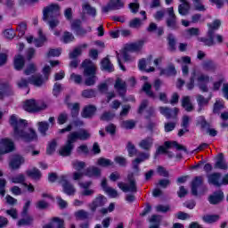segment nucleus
I'll return each mask as SVG.
<instances>
[{
    "label": "nucleus",
    "instance_id": "1",
    "mask_svg": "<svg viewBox=\"0 0 228 228\" xmlns=\"http://www.w3.org/2000/svg\"><path fill=\"white\" fill-rule=\"evenodd\" d=\"M10 124L13 126L14 140H23V142H35L38 136L33 128H26L28 121L26 119H19L17 116L12 115L10 118Z\"/></svg>",
    "mask_w": 228,
    "mask_h": 228
},
{
    "label": "nucleus",
    "instance_id": "2",
    "mask_svg": "<svg viewBox=\"0 0 228 228\" xmlns=\"http://www.w3.org/2000/svg\"><path fill=\"white\" fill-rule=\"evenodd\" d=\"M92 134H90V131L85 128L69 133L67 136L65 145L59 150V154L61 156H70L72 151H74V143H76L77 140L86 142V140H90Z\"/></svg>",
    "mask_w": 228,
    "mask_h": 228
},
{
    "label": "nucleus",
    "instance_id": "3",
    "mask_svg": "<svg viewBox=\"0 0 228 228\" xmlns=\"http://www.w3.org/2000/svg\"><path fill=\"white\" fill-rule=\"evenodd\" d=\"M61 7L58 4H51L43 9V20L47 22L48 26L54 29L60 24Z\"/></svg>",
    "mask_w": 228,
    "mask_h": 228
},
{
    "label": "nucleus",
    "instance_id": "4",
    "mask_svg": "<svg viewBox=\"0 0 228 228\" xmlns=\"http://www.w3.org/2000/svg\"><path fill=\"white\" fill-rule=\"evenodd\" d=\"M142 47H143V41H138L136 43H132L127 45L123 51L119 53L116 52L118 63L124 72H126V67L122 65L121 58L125 60V61H133L134 58L131 57V53H136L138 51H142Z\"/></svg>",
    "mask_w": 228,
    "mask_h": 228
},
{
    "label": "nucleus",
    "instance_id": "5",
    "mask_svg": "<svg viewBox=\"0 0 228 228\" xmlns=\"http://www.w3.org/2000/svg\"><path fill=\"white\" fill-rule=\"evenodd\" d=\"M195 79L198 83V86L201 92H208L207 83H209V76L200 72L197 69H193L191 72L190 82L186 84L189 90H193L195 87Z\"/></svg>",
    "mask_w": 228,
    "mask_h": 228
},
{
    "label": "nucleus",
    "instance_id": "6",
    "mask_svg": "<svg viewBox=\"0 0 228 228\" xmlns=\"http://www.w3.org/2000/svg\"><path fill=\"white\" fill-rule=\"evenodd\" d=\"M82 68L84 69V76L86 78L85 85L86 86H94L97 83V66L90 61L85 60L82 62Z\"/></svg>",
    "mask_w": 228,
    "mask_h": 228
},
{
    "label": "nucleus",
    "instance_id": "7",
    "mask_svg": "<svg viewBox=\"0 0 228 228\" xmlns=\"http://www.w3.org/2000/svg\"><path fill=\"white\" fill-rule=\"evenodd\" d=\"M126 179L128 183L119 182L118 183V188H119L121 191H124V193H136V191H138V187L136 186V179H134V173H129L127 175Z\"/></svg>",
    "mask_w": 228,
    "mask_h": 228
},
{
    "label": "nucleus",
    "instance_id": "8",
    "mask_svg": "<svg viewBox=\"0 0 228 228\" xmlns=\"http://www.w3.org/2000/svg\"><path fill=\"white\" fill-rule=\"evenodd\" d=\"M47 109V104L44 102L36 101L35 99L27 100L24 102L23 110L28 113H38Z\"/></svg>",
    "mask_w": 228,
    "mask_h": 228
},
{
    "label": "nucleus",
    "instance_id": "9",
    "mask_svg": "<svg viewBox=\"0 0 228 228\" xmlns=\"http://www.w3.org/2000/svg\"><path fill=\"white\" fill-rule=\"evenodd\" d=\"M43 74H44V77H42V75L40 74L32 76L29 78L30 85L40 87L45 83H47V81H49V76L51 74V66H45L43 69Z\"/></svg>",
    "mask_w": 228,
    "mask_h": 228
},
{
    "label": "nucleus",
    "instance_id": "10",
    "mask_svg": "<svg viewBox=\"0 0 228 228\" xmlns=\"http://www.w3.org/2000/svg\"><path fill=\"white\" fill-rule=\"evenodd\" d=\"M208 191V188L204 185V177L203 176H195L191 182V193L195 197L199 195V193L203 194Z\"/></svg>",
    "mask_w": 228,
    "mask_h": 228
},
{
    "label": "nucleus",
    "instance_id": "11",
    "mask_svg": "<svg viewBox=\"0 0 228 228\" xmlns=\"http://www.w3.org/2000/svg\"><path fill=\"white\" fill-rule=\"evenodd\" d=\"M167 18L166 19V25L171 31H177L179 29V23L177 22V16L174 12V7L167 9Z\"/></svg>",
    "mask_w": 228,
    "mask_h": 228
},
{
    "label": "nucleus",
    "instance_id": "12",
    "mask_svg": "<svg viewBox=\"0 0 228 228\" xmlns=\"http://www.w3.org/2000/svg\"><path fill=\"white\" fill-rule=\"evenodd\" d=\"M165 146H159L156 151V156L158 154H167L168 149H172V147H175L177 151H183L184 152H187L186 147L177 143V142H166L164 143Z\"/></svg>",
    "mask_w": 228,
    "mask_h": 228
},
{
    "label": "nucleus",
    "instance_id": "13",
    "mask_svg": "<svg viewBox=\"0 0 228 228\" xmlns=\"http://www.w3.org/2000/svg\"><path fill=\"white\" fill-rule=\"evenodd\" d=\"M159 112L163 117H166L168 120L172 118L173 120H177V115H179V109L173 108L170 109L168 107H159Z\"/></svg>",
    "mask_w": 228,
    "mask_h": 228
},
{
    "label": "nucleus",
    "instance_id": "14",
    "mask_svg": "<svg viewBox=\"0 0 228 228\" xmlns=\"http://www.w3.org/2000/svg\"><path fill=\"white\" fill-rule=\"evenodd\" d=\"M15 145L13 142L8 138L0 139V154H8L13 152Z\"/></svg>",
    "mask_w": 228,
    "mask_h": 228
},
{
    "label": "nucleus",
    "instance_id": "15",
    "mask_svg": "<svg viewBox=\"0 0 228 228\" xmlns=\"http://www.w3.org/2000/svg\"><path fill=\"white\" fill-rule=\"evenodd\" d=\"M60 184H61L63 188V192L66 193V195H74L76 193V188L72 183H69L67 180V176L62 175L61 176L59 180Z\"/></svg>",
    "mask_w": 228,
    "mask_h": 228
},
{
    "label": "nucleus",
    "instance_id": "16",
    "mask_svg": "<svg viewBox=\"0 0 228 228\" xmlns=\"http://www.w3.org/2000/svg\"><path fill=\"white\" fill-rule=\"evenodd\" d=\"M120 8H124L122 0H110L107 5L102 8V11L103 13H108V12L120 10Z\"/></svg>",
    "mask_w": 228,
    "mask_h": 228
},
{
    "label": "nucleus",
    "instance_id": "17",
    "mask_svg": "<svg viewBox=\"0 0 228 228\" xmlns=\"http://www.w3.org/2000/svg\"><path fill=\"white\" fill-rule=\"evenodd\" d=\"M106 202H108V200L106 199V197L102 195H99L94 199L92 204L89 205V208L93 213H95V211H97V208H102V206H104Z\"/></svg>",
    "mask_w": 228,
    "mask_h": 228
},
{
    "label": "nucleus",
    "instance_id": "18",
    "mask_svg": "<svg viewBox=\"0 0 228 228\" xmlns=\"http://www.w3.org/2000/svg\"><path fill=\"white\" fill-rule=\"evenodd\" d=\"M25 161L26 159L24 157L20 155H14L9 163V167H11L12 170H19V168H20V165H24Z\"/></svg>",
    "mask_w": 228,
    "mask_h": 228
},
{
    "label": "nucleus",
    "instance_id": "19",
    "mask_svg": "<svg viewBox=\"0 0 228 228\" xmlns=\"http://www.w3.org/2000/svg\"><path fill=\"white\" fill-rule=\"evenodd\" d=\"M43 228H65V221L60 217H53Z\"/></svg>",
    "mask_w": 228,
    "mask_h": 228
},
{
    "label": "nucleus",
    "instance_id": "20",
    "mask_svg": "<svg viewBox=\"0 0 228 228\" xmlns=\"http://www.w3.org/2000/svg\"><path fill=\"white\" fill-rule=\"evenodd\" d=\"M200 42H203V44L208 47L215 45L216 44L215 42V31H213V29H208V37H200Z\"/></svg>",
    "mask_w": 228,
    "mask_h": 228
},
{
    "label": "nucleus",
    "instance_id": "21",
    "mask_svg": "<svg viewBox=\"0 0 228 228\" xmlns=\"http://www.w3.org/2000/svg\"><path fill=\"white\" fill-rule=\"evenodd\" d=\"M114 87L121 97H124L126 92H127V85L126 84V81L122 80L121 78H118L116 80Z\"/></svg>",
    "mask_w": 228,
    "mask_h": 228
},
{
    "label": "nucleus",
    "instance_id": "22",
    "mask_svg": "<svg viewBox=\"0 0 228 228\" xmlns=\"http://www.w3.org/2000/svg\"><path fill=\"white\" fill-rule=\"evenodd\" d=\"M208 183L213 184L214 186L220 187L223 184V182L220 183V178L222 177V175L220 173H213L210 175H208Z\"/></svg>",
    "mask_w": 228,
    "mask_h": 228
},
{
    "label": "nucleus",
    "instance_id": "23",
    "mask_svg": "<svg viewBox=\"0 0 228 228\" xmlns=\"http://www.w3.org/2000/svg\"><path fill=\"white\" fill-rule=\"evenodd\" d=\"M154 145V139L152 137H146L139 142V147L143 151H151Z\"/></svg>",
    "mask_w": 228,
    "mask_h": 228
},
{
    "label": "nucleus",
    "instance_id": "24",
    "mask_svg": "<svg viewBox=\"0 0 228 228\" xmlns=\"http://www.w3.org/2000/svg\"><path fill=\"white\" fill-rule=\"evenodd\" d=\"M151 61H152V57L151 55H150L147 60L145 59H142L141 61H139V69L140 70H145L146 72H154V67H151L148 69H145V67H147V65H151Z\"/></svg>",
    "mask_w": 228,
    "mask_h": 228
},
{
    "label": "nucleus",
    "instance_id": "25",
    "mask_svg": "<svg viewBox=\"0 0 228 228\" xmlns=\"http://www.w3.org/2000/svg\"><path fill=\"white\" fill-rule=\"evenodd\" d=\"M182 107L189 113L195 110V106L191 103V98L190 96H183L182 98Z\"/></svg>",
    "mask_w": 228,
    "mask_h": 228
},
{
    "label": "nucleus",
    "instance_id": "26",
    "mask_svg": "<svg viewBox=\"0 0 228 228\" xmlns=\"http://www.w3.org/2000/svg\"><path fill=\"white\" fill-rule=\"evenodd\" d=\"M95 111H97V108L94 105L86 106L82 111L83 118H92L93 115H95Z\"/></svg>",
    "mask_w": 228,
    "mask_h": 228
},
{
    "label": "nucleus",
    "instance_id": "27",
    "mask_svg": "<svg viewBox=\"0 0 228 228\" xmlns=\"http://www.w3.org/2000/svg\"><path fill=\"white\" fill-rule=\"evenodd\" d=\"M8 95H13V89L8 84L0 85V99L6 97Z\"/></svg>",
    "mask_w": 228,
    "mask_h": 228
},
{
    "label": "nucleus",
    "instance_id": "28",
    "mask_svg": "<svg viewBox=\"0 0 228 228\" xmlns=\"http://www.w3.org/2000/svg\"><path fill=\"white\" fill-rule=\"evenodd\" d=\"M182 4L178 6V12L180 15L186 16L190 13L191 6L190 3L186 0H180Z\"/></svg>",
    "mask_w": 228,
    "mask_h": 228
},
{
    "label": "nucleus",
    "instance_id": "29",
    "mask_svg": "<svg viewBox=\"0 0 228 228\" xmlns=\"http://www.w3.org/2000/svg\"><path fill=\"white\" fill-rule=\"evenodd\" d=\"M26 174L28 177L34 179V181H40V179L42 178V172H40L39 169L37 167L27 170Z\"/></svg>",
    "mask_w": 228,
    "mask_h": 228
},
{
    "label": "nucleus",
    "instance_id": "30",
    "mask_svg": "<svg viewBox=\"0 0 228 228\" xmlns=\"http://www.w3.org/2000/svg\"><path fill=\"white\" fill-rule=\"evenodd\" d=\"M222 200H224V192L222 191L214 192V194L208 198L210 204H220Z\"/></svg>",
    "mask_w": 228,
    "mask_h": 228
},
{
    "label": "nucleus",
    "instance_id": "31",
    "mask_svg": "<svg viewBox=\"0 0 228 228\" xmlns=\"http://www.w3.org/2000/svg\"><path fill=\"white\" fill-rule=\"evenodd\" d=\"M215 168H219L220 170H227L228 168L227 162H225L223 153H219L217 155V159L215 165Z\"/></svg>",
    "mask_w": 228,
    "mask_h": 228
},
{
    "label": "nucleus",
    "instance_id": "32",
    "mask_svg": "<svg viewBox=\"0 0 228 228\" xmlns=\"http://www.w3.org/2000/svg\"><path fill=\"white\" fill-rule=\"evenodd\" d=\"M85 175L87 177H101V169L97 167H89L86 169Z\"/></svg>",
    "mask_w": 228,
    "mask_h": 228
},
{
    "label": "nucleus",
    "instance_id": "33",
    "mask_svg": "<svg viewBox=\"0 0 228 228\" xmlns=\"http://www.w3.org/2000/svg\"><path fill=\"white\" fill-rule=\"evenodd\" d=\"M82 10L85 13H87V15H91V17H95V15H97V9L90 5L88 2L82 4Z\"/></svg>",
    "mask_w": 228,
    "mask_h": 228
},
{
    "label": "nucleus",
    "instance_id": "34",
    "mask_svg": "<svg viewBox=\"0 0 228 228\" xmlns=\"http://www.w3.org/2000/svg\"><path fill=\"white\" fill-rule=\"evenodd\" d=\"M177 70L172 63L168 64L167 68L161 69L160 76H176Z\"/></svg>",
    "mask_w": 228,
    "mask_h": 228
},
{
    "label": "nucleus",
    "instance_id": "35",
    "mask_svg": "<svg viewBox=\"0 0 228 228\" xmlns=\"http://www.w3.org/2000/svg\"><path fill=\"white\" fill-rule=\"evenodd\" d=\"M196 101L199 106V109H198L199 112L202 111V108H204V106H208V104H209V99L205 98L201 94H198L196 96Z\"/></svg>",
    "mask_w": 228,
    "mask_h": 228
},
{
    "label": "nucleus",
    "instance_id": "36",
    "mask_svg": "<svg viewBox=\"0 0 228 228\" xmlns=\"http://www.w3.org/2000/svg\"><path fill=\"white\" fill-rule=\"evenodd\" d=\"M25 63H26V61L24 59V56L17 55L14 58V69L16 70H22V69H24Z\"/></svg>",
    "mask_w": 228,
    "mask_h": 228
},
{
    "label": "nucleus",
    "instance_id": "37",
    "mask_svg": "<svg viewBox=\"0 0 228 228\" xmlns=\"http://www.w3.org/2000/svg\"><path fill=\"white\" fill-rule=\"evenodd\" d=\"M202 220L205 224H215V222H218V220H220V216L207 214L202 216Z\"/></svg>",
    "mask_w": 228,
    "mask_h": 228
},
{
    "label": "nucleus",
    "instance_id": "38",
    "mask_svg": "<svg viewBox=\"0 0 228 228\" xmlns=\"http://www.w3.org/2000/svg\"><path fill=\"white\" fill-rule=\"evenodd\" d=\"M142 91H144L146 95L148 97H150L151 99H156V94H154V92H152V86L151 84H149L148 82H146L143 85Z\"/></svg>",
    "mask_w": 228,
    "mask_h": 228
},
{
    "label": "nucleus",
    "instance_id": "39",
    "mask_svg": "<svg viewBox=\"0 0 228 228\" xmlns=\"http://www.w3.org/2000/svg\"><path fill=\"white\" fill-rule=\"evenodd\" d=\"M75 218L77 220H88V218H90V213L85 209H80L75 212Z\"/></svg>",
    "mask_w": 228,
    "mask_h": 228
},
{
    "label": "nucleus",
    "instance_id": "40",
    "mask_svg": "<svg viewBox=\"0 0 228 228\" xmlns=\"http://www.w3.org/2000/svg\"><path fill=\"white\" fill-rule=\"evenodd\" d=\"M102 69H103V70H106L107 72H113V70H115L113 69V64H111V61H110V59L108 58H104L102 61Z\"/></svg>",
    "mask_w": 228,
    "mask_h": 228
},
{
    "label": "nucleus",
    "instance_id": "41",
    "mask_svg": "<svg viewBox=\"0 0 228 228\" xmlns=\"http://www.w3.org/2000/svg\"><path fill=\"white\" fill-rule=\"evenodd\" d=\"M143 26V21L140 18H134L129 21V28L134 29H140Z\"/></svg>",
    "mask_w": 228,
    "mask_h": 228
},
{
    "label": "nucleus",
    "instance_id": "42",
    "mask_svg": "<svg viewBox=\"0 0 228 228\" xmlns=\"http://www.w3.org/2000/svg\"><path fill=\"white\" fill-rule=\"evenodd\" d=\"M37 125L39 133H41L43 136H45V133L49 130V123L46 121H41L37 123Z\"/></svg>",
    "mask_w": 228,
    "mask_h": 228
},
{
    "label": "nucleus",
    "instance_id": "43",
    "mask_svg": "<svg viewBox=\"0 0 228 228\" xmlns=\"http://www.w3.org/2000/svg\"><path fill=\"white\" fill-rule=\"evenodd\" d=\"M12 183L14 184H23L26 182V176L22 174H19L11 178Z\"/></svg>",
    "mask_w": 228,
    "mask_h": 228
},
{
    "label": "nucleus",
    "instance_id": "44",
    "mask_svg": "<svg viewBox=\"0 0 228 228\" xmlns=\"http://www.w3.org/2000/svg\"><path fill=\"white\" fill-rule=\"evenodd\" d=\"M167 42H168V50L171 51L172 53H174V51H175V37H174V35L169 34L167 36Z\"/></svg>",
    "mask_w": 228,
    "mask_h": 228
},
{
    "label": "nucleus",
    "instance_id": "45",
    "mask_svg": "<svg viewBox=\"0 0 228 228\" xmlns=\"http://www.w3.org/2000/svg\"><path fill=\"white\" fill-rule=\"evenodd\" d=\"M68 121H69V113L61 112L59 114L57 118V122L59 126H63V124H67Z\"/></svg>",
    "mask_w": 228,
    "mask_h": 228
},
{
    "label": "nucleus",
    "instance_id": "46",
    "mask_svg": "<svg viewBox=\"0 0 228 228\" xmlns=\"http://www.w3.org/2000/svg\"><path fill=\"white\" fill-rule=\"evenodd\" d=\"M115 118V113L105 111L102 114L100 117V120H102L103 122H110V120H113Z\"/></svg>",
    "mask_w": 228,
    "mask_h": 228
},
{
    "label": "nucleus",
    "instance_id": "47",
    "mask_svg": "<svg viewBox=\"0 0 228 228\" xmlns=\"http://www.w3.org/2000/svg\"><path fill=\"white\" fill-rule=\"evenodd\" d=\"M126 150H127V152H128V156L130 158H133V156H136V154L138 152V150H136V147L131 142H127Z\"/></svg>",
    "mask_w": 228,
    "mask_h": 228
},
{
    "label": "nucleus",
    "instance_id": "48",
    "mask_svg": "<svg viewBox=\"0 0 228 228\" xmlns=\"http://www.w3.org/2000/svg\"><path fill=\"white\" fill-rule=\"evenodd\" d=\"M136 126V122L134 120L130 119V120H125L121 122V127L123 129H134Z\"/></svg>",
    "mask_w": 228,
    "mask_h": 228
},
{
    "label": "nucleus",
    "instance_id": "49",
    "mask_svg": "<svg viewBox=\"0 0 228 228\" xmlns=\"http://www.w3.org/2000/svg\"><path fill=\"white\" fill-rule=\"evenodd\" d=\"M202 67H203L204 70H215V69H216L215 62H213V61H211V60L205 61L202 63Z\"/></svg>",
    "mask_w": 228,
    "mask_h": 228
},
{
    "label": "nucleus",
    "instance_id": "50",
    "mask_svg": "<svg viewBox=\"0 0 228 228\" xmlns=\"http://www.w3.org/2000/svg\"><path fill=\"white\" fill-rule=\"evenodd\" d=\"M69 81H72L76 85H81L83 83V77L76 73H71L69 77Z\"/></svg>",
    "mask_w": 228,
    "mask_h": 228
},
{
    "label": "nucleus",
    "instance_id": "51",
    "mask_svg": "<svg viewBox=\"0 0 228 228\" xmlns=\"http://www.w3.org/2000/svg\"><path fill=\"white\" fill-rule=\"evenodd\" d=\"M97 165L104 167H111V165H113V161H111L110 159L100 158L97 161Z\"/></svg>",
    "mask_w": 228,
    "mask_h": 228
},
{
    "label": "nucleus",
    "instance_id": "52",
    "mask_svg": "<svg viewBox=\"0 0 228 228\" xmlns=\"http://www.w3.org/2000/svg\"><path fill=\"white\" fill-rule=\"evenodd\" d=\"M23 218L20 219L19 222H18V225L19 227H20L21 225H29L31 224V222H33V217L28 216H22Z\"/></svg>",
    "mask_w": 228,
    "mask_h": 228
},
{
    "label": "nucleus",
    "instance_id": "53",
    "mask_svg": "<svg viewBox=\"0 0 228 228\" xmlns=\"http://www.w3.org/2000/svg\"><path fill=\"white\" fill-rule=\"evenodd\" d=\"M62 42L64 44H70V42H74V35L70 32H64L62 37Z\"/></svg>",
    "mask_w": 228,
    "mask_h": 228
},
{
    "label": "nucleus",
    "instance_id": "54",
    "mask_svg": "<svg viewBox=\"0 0 228 228\" xmlns=\"http://www.w3.org/2000/svg\"><path fill=\"white\" fill-rule=\"evenodd\" d=\"M96 93L94 89H86L82 91V97H85L86 99H92V97H95Z\"/></svg>",
    "mask_w": 228,
    "mask_h": 228
},
{
    "label": "nucleus",
    "instance_id": "55",
    "mask_svg": "<svg viewBox=\"0 0 228 228\" xmlns=\"http://www.w3.org/2000/svg\"><path fill=\"white\" fill-rule=\"evenodd\" d=\"M72 167L75 170H77V172L83 170L85 167H86V164L83 161L75 160L72 162Z\"/></svg>",
    "mask_w": 228,
    "mask_h": 228
},
{
    "label": "nucleus",
    "instance_id": "56",
    "mask_svg": "<svg viewBox=\"0 0 228 228\" xmlns=\"http://www.w3.org/2000/svg\"><path fill=\"white\" fill-rule=\"evenodd\" d=\"M134 1V2L128 4V8L131 10L132 13H138V11L140 10V4L138 3V0Z\"/></svg>",
    "mask_w": 228,
    "mask_h": 228
},
{
    "label": "nucleus",
    "instance_id": "57",
    "mask_svg": "<svg viewBox=\"0 0 228 228\" xmlns=\"http://www.w3.org/2000/svg\"><path fill=\"white\" fill-rule=\"evenodd\" d=\"M177 124V120L173 122H167L164 125V129L166 133H170V131H174L175 129V125Z\"/></svg>",
    "mask_w": 228,
    "mask_h": 228
},
{
    "label": "nucleus",
    "instance_id": "58",
    "mask_svg": "<svg viewBox=\"0 0 228 228\" xmlns=\"http://www.w3.org/2000/svg\"><path fill=\"white\" fill-rule=\"evenodd\" d=\"M26 29H28V25L25 22L20 23L16 28L19 31V37H24Z\"/></svg>",
    "mask_w": 228,
    "mask_h": 228
},
{
    "label": "nucleus",
    "instance_id": "59",
    "mask_svg": "<svg viewBox=\"0 0 228 228\" xmlns=\"http://www.w3.org/2000/svg\"><path fill=\"white\" fill-rule=\"evenodd\" d=\"M200 125L201 127V131H204L205 133H207L208 129L211 127V124L208 123V121L204 118H201Z\"/></svg>",
    "mask_w": 228,
    "mask_h": 228
},
{
    "label": "nucleus",
    "instance_id": "60",
    "mask_svg": "<svg viewBox=\"0 0 228 228\" xmlns=\"http://www.w3.org/2000/svg\"><path fill=\"white\" fill-rule=\"evenodd\" d=\"M114 161L119 165V167H127V159L122 156L115 157Z\"/></svg>",
    "mask_w": 228,
    "mask_h": 228
},
{
    "label": "nucleus",
    "instance_id": "61",
    "mask_svg": "<svg viewBox=\"0 0 228 228\" xmlns=\"http://www.w3.org/2000/svg\"><path fill=\"white\" fill-rule=\"evenodd\" d=\"M172 182H170V179H160L159 180V183H157V186H159L160 188L167 189L168 186H170Z\"/></svg>",
    "mask_w": 228,
    "mask_h": 228
},
{
    "label": "nucleus",
    "instance_id": "62",
    "mask_svg": "<svg viewBox=\"0 0 228 228\" xmlns=\"http://www.w3.org/2000/svg\"><path fill=\"white\" fill-rule=\"evenodd\" d=\"M191 120V118L188 115H184L182 118V124L181 126L184 128V129H188V127H190V121Z\"/></svg>",
    "mask_w": 228,
    "mask_h": 228
},
{
    "label": "nucleus",
    "instance_id": "63",
    "mask_svg": "<svg viewBox=\"0 0 228 228\" xmlns=\"http://www.w3.org/2000/svg\"><path fill=\"white\" fill-rule=\"evenodd\" d=\"M81 53H82L81 47L75 48L71 53H69V59L76 60L77 56H81Z\"/></svg>",
    "mask_w": 228,
    "mask_h": 228
},
{
    "label": "nucleus",
    "instance_id": "64",
    "mask_svg": "<svg viewBox=\"0 0 228 228\" xmlns=\"http://www.w3.org/2000/svg\"><path fill=\"white\" fill-rule=\"evenodd\" d=\"M81 20H74L71 21V29L76 33L81 28Z\"/></svg>",
    "mask_w": 228,
    "mask_h": 228
}]
</instances>
